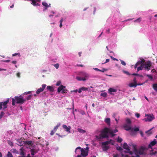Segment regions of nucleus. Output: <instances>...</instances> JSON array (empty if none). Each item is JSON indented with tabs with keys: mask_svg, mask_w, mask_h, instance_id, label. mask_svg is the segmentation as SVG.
Instances as JSON below:
<instances>
[{
	"mask_svg": "<svg viewBox=\"0 0 157 157\" xmlns=\"http://www.w3.org/2000/svg\"><path fill=\"white\" fill-rule=\"evenodd\" d=\"M109 129L107 128H105L101 131L99 136L96 135L95 137L98 139L108 138V133H109Z\"/></svg>",
	"mask_w": 157,
	"mask_h": 157,
	"instance_id": "nucleus-1",
	"label": "nucleus"
},
{
	"mask_svg": "<svg viewBox=\"0 0 157 157\" xmlns=\"http://www.w3.org/2000/svg\"><path fill=\"white\" fill-rule=\"evenodd\" d=\"M145 60L144 59H142L141 61L138 62L135 64L134 67L135 69H136V67L140 65L137 69V71H138L140 70H142L144 68L143 67V63H144Z\"/></svg>",
	"mask_w": 157,
	"mask_h": 157,
	"instance_id": "nucleus-2",
	"label": "nucleus"
},
{
	"mask_svg": "<svg viewBox=\"0 0 157 157\" xmlns=\"http://www.w3.org/2000/svg\"><path fill=\"white\" fill-rule=\"evenodd\" d=\"M15 99L17 104H23L25 101V100L24 99L23 97L21 95L19 96H16L15 97Z\"/></svg>",
	"mask_w": 157,
	"mask_h": 157,
	"instance_id": "nucleus-3",
	"label": "nucleus"
},
{
	"mask_svg": "<svg viewBox=\"0 0 157 157\" xmlns=\"http://www.w3.org/2000/svg\"><path fill=\"white\" fill-rule=\"evenodd\" d=\"M143 67L145 70L149 71L151 68L152 66V64L151 61H148L146 62L143 63Z\"/></svg>",
	"mask_w": 157,
	"mask_h": 157,
	"instance_id": "nucleus-4",
	"label": "nucleus"
},
{
	"mask_svg": "<svg viewBox=\"0 0 157 157\" xmlns=\"http://www.w3.org/2000/svg\"><path fill=\"white\" fill-rule=\"evenodd\" d=\"M67 90L65 89V86L62 85L59 87L57 89L58 93H59L62 91L61 93L63 94L67 93Z\"/></svg>",
	"mask_w": 157,
	"mask_h": 157,
	"instance_id": "nucleus-5",
	"label": "nucleus"
},
{
	"mask_svg": "<svg viewBox=\"0 0 157 157\" xmlns=\"http://www.w3.org/2000/svg\"><path fill=\"white\" fill-rule=\"evenodd\" d=\"M145 116L147 117L144 118V120L146 121H151L154 119V117L152 114L151 115V114H146Z\"/></svg>",
	"mask_w": 157,
	"mask_h": 157,
	"instance_id": "nucleus-6",
	"label": "nucleus"
},
{
	"mask_svg": "<svg viewBox=\"0 0 157 157\" xmlns=\"http://www.w3.org/2000/svg\"><path fill=\"white\" fill-rule=\"evenodd\" d=\"M123 147L124 148L128 150L127 153H129L130 154L132 155V152L130 151L129 147L128 145L126 143H124L123 144Z\"/></svg>",
	"mask_w": 157,
	"mask_h": 157,
	"instance_id": "nucleus-7",
	"label": "nucleus"
},
{
	"mask_svg": "<svg viewBox=\"0 0 157 157\" xmlns=\"http://www.w3.org/2000/svg\"><path fill=\"white\" fill-rule=\"evenodd\" d=\"M81 155L83 157H86L88 155V152L87 151L82 148L81 150Z\"/></svg>",
	"mask_w": 157,
	"mask_h": 157,
	"instance_id": "nucleus-8",
	"label": "nucleus"
},
{
	"mask_svg": "<svg viewBox=\"0 0 157 157\" xmlns=\"http://www.w3.org/2000/svg\"><path fill=\"white\" fill-rule=\"evenodd\" d=\"M144 148L143 147H141L139 149V150L137 149V154L139 155H142L144 154Z\"/></svg>",
	"mask_w": 157,
	"mask_h": 157,
	"instance_id": "nucleus-9",
	"label": "nucleus"
},
{
	"mask_svg": "<svg viewBox=\"0 0 157 157\" xmlns=\"http://www.w3.org/2000/svg\"><path fill=\"white\" fill-rule=\"evenodd\" d=\"M46 86V84H44L42 85V88L38 89L36 91V93L37 94H39L40 92L43 91L45 88Z\"/></svg>",
	"mask_w": 157,
	"mask_h": 157,
	"instance_id": "nucleus-10",
	"label": "nucleus"
},
{
	"mask_svg": "<svg viewBox=\"0 0 157 157\" xmlns=\"http://www.w3.org/2000/svg\"><path fill=\"white\" fill-rule=\"evenodd\" d=\"M133 152L134 153H135L136 156H132L131 157H140V156L138 154H137V148L136 147V146L133 145Z\"/></svg>",
	"mask_w": 157,
	"mask_h": 157,
	"instance_id": "nucleus-11",
	"label": "nucleus"
},
{
	"mask_svg": "<svg viewBox=\"0 0 157 157\" xmlns=\"http://www.w3.org/2000/svg\"><path fill=\"white\" fill-rule=\"evenodd\" d=\"M123 127L124 129L127 131H129L131 129L130 125L125 124L124 125Z\"/></svg>",
	"mask_w": 157,
	"mask_h": 157,
	"instance_id": "nucleus-12",
	"label": "nucleus"
},
{
	"mask_svg": "<svg viewBox=\"0 0 157 157\" xmlns=\"http://www.w3.org/2000/svg\"><path fill=\"white\" fill-rule=\"evenodd\" d=\"M17 144L19 146H23L25 144V142L22 141L21 139H19L17 140Z\"/></svg>",
	"mask_w": 157,
	"mask_h": 157,
	"instance_id": "nucleus-13",
	"label": "nucleus"
},
{
	"mask_svg": "<svg viewBox=\"0 0 157 157\" xmlns=\"http://www.w3.org/2000/svg\"><path fill=\"white\" fill-rule=\"evenodd\" d=\"M9 101V99L8 98L6 101H4L3 102V109H5L7 107V104L8 103Z\"/></svg>",
	"mask_w": 157,
	"mask_h": 157,
	"instance_id": "nucleus-14",
	"label": "nucleus"
},
{
	"mask_svg": "<svg viewBox=\"0 0 157 157\" xmlns=\"http://www.w3.org/2000/svg\"><path fill=\"white\" fill-rule=\"evenodd\" d=\"M62 126L64 129H66V131L67 132H70V128H71V127L70 126H69V127H67V126L65 125H63Z\"/></svg>",
	"mask_w": 157,
	"mask_h": 157,
	"instance_id": "nucleus-15",
	"label": "nucleus"
},
{
	"mask_svg": "<svg viewBox=\"0 0 157 157\" xmlns=\"http://www.w3.org/2000/svg\"><path fill=\"white\" fill-rule=\"evenodd\" d=\"M117 90L116 89H113V88H109V89H108V92H109V94H112L111 93L112 92H117Z\"/></svg>",
	"mask_w": 157,
	"mask_h": 157,
	"instance_id": "nucleus-16",
	"label": "nucleus"
},
{
	"mask_svg": "<svg viewBox=\"0 0 157 157\" xmlns=\"http://www.w3.org/2000/svg\"><path fill=\"white\" fill-rule=\"evenodd\" d=\"M157 143V141H156L155 139H154V140L151 141L150 144L149 145V147H151V146H153L155 145Z\"/></svg>",
	"mask_w": 157,
	"mask_h": 157,
	"instance_id": "nucleus-17",
	"label": "nucleus"
},
{
	"mask_svg": "<svg viewBox=\"0 0 157 157\" xmlns=\"http://www.w3.org/2000/svg\"><path fill=\"white\" fill-rule=\"evenodd\" d=\"M32 2L31 3L33 4L34 6H40V5L38 4V3H37V1H36L35 0H30Z\"/></svg>",
	"mask_w": 157,
	"mask_h": 157,
	"instance_id": "nucleus-18",
	"label": "nucleus"
},
{
	"mask_svg": "<svg viewBox=\"0 0 157 157\" xmlns=\"http://www.w3.org/2000/svg\"><path fill=\"white\" fill-rule=\"evenodd\" d=\"M42 5L45 7V9H47V8L48 7H49L50 6L51 4H49V5L48 4L45 2H42Z\"/></svg>",
	"mask_w": 157,
	"mask_h": 157,
	"instance_id": "nucleus-19",
	"label": "nucleus"
},
{
	"mask_svg": "<svg viewBox=\"0 0 157 157\" xmlns=\"http://www.w3.org/2000/svg\"><path fill=\"white\" fill-rule=\"evenodd\" d=\"M128 86L129 87H136L137 86V84H136V83H131L129 84Z\"/></svg>",
	"mask_w": 157,
	"mask_h": 157,
	"instance_id": "nucleus-20",
	"label": "nucleus"
},
{
	"mask_svg": "<svg viewBox=\"0 0 157 157\" xmlns=\"http://www.w3.org/2000/svg\"><path fill=\"white\" fill-rule=\"evenodd\" d=\"M76 78L77 80L78 81H85L86 80V79L84 77H76Z\"/></svg>",
	"mask_w": 157,
	"mask_h": 157,
	"instance_id": "nucleus-21",
	"label": "nucleus"
},
{
	"mask_svg": "<svg viewBox=\"0 0 157 157\" xmlns=\"http://www.w3.org/2000/svg\"><path fill=\"white\" fill-rule=\"evenodd\" d=\"M25 144H28V145H30L32 146L33 144L31 141H26L25 142Z\"/></svg>",
	"mask_w": 157,
	"mask_h": 157,
	"instance_id": "nucleus-22",
	"label": "nucleus"
},
{
	"mask_svg": "<svg viewBox=\"0 0 157 157\" xmlns=\"http://www.w3.org/2000/svg\"><path fill=\"white\" fill-rule=\"evenodd\" d=\"M105 121L108 125H110V120L109 118H107L105 119Z\"/></svg>",
	"mask_w": 157,
	"mask_h": 157,
	"instance_id": "nucleus-23",
	"label": "nucleus"
},
{
	"mask_svg": "<svg viewBox=\"0 0 157 157\" xmlns=\"http://www.w3.org/2000/svg\"><path fill=\"white\" fill-rule=\"evenodd\" d=\"M47 89L51 92L53 91L54 90L53 87L52 86H48L47 87Z\"/></svg>",
	"mask_w": 157,
	"mask_h": 157,
	"instance_id": "nucleus-24",
	"label": "nucleus"
},
{
	"mask_svg": "<svg viewBox=\"0 0 157 157\" xmlns=\"http://www.w3.org/2000/svg\"><path fill=\"white\" fill-rule=\"evenodd\" d=\"M102 148L103 151H106L109 149V147L108 146H103Z\"/></svg>",
	"mask_w": 157,
	"mask_h": 157,
	"instance_id": "nucleus-25",
	"label": "nucleus"
},
{
	"mask_svg": "<svg viewBox=\"0 0 157 157\" xmlns=\"http://www.w3.org/2000/svg\"><path fill=\"white\" fill-rule=\"evenodd\" d=\"M110 144L109 141H106L102 143V146H107L108 145Z\"/></svg>",
	"mask_w": 157,
	"mask_h": 157,
	"instance_id": "nucleus-26",
	"label": "nucleus"
},
{
	"mask_svg": "<svg viewBox=\"0 0 157 157\" xmlns=\"http://www.w3.org/2000/svg\"><path fill=\"white\" fill-rule=\"evenodd\" d=\"M30 152L32 155H34L36 153L34 149H32L30 150Z\"/></svg>",
	"mask_w": 157,
	"mask_h": 157,
	"instance_id": "nucleus-27",
	"label": "nucleus"
},
{
	"mask_svg": "<svg viewBox=\"0 0 157 157\" xmlns=\"http://www.w3.org/2000/svg\"><path fill=\"white\" fill-rule=\"evenodd\" d=\"M60 126V124L59 123L54 128V131L55 132H56L59 127Z\"/></svg>",
	"mask_w": 157,
	"mask_h": 157,
	"instance_id": "nucleus-28",
	"label": "nucleus"
},
{
	"mask_svg": "<svg viewBox=\"0 0 157 157\" xmlns=\"http://www.w3.org/2000/svg\"><path fill=\"white\" fill-rule=\"evenodd\" d=\"M100 95L104 97H106L107 96V94L106 92H104L101 93Z\"/></svg>",
	"mask_w": 157,
	"mask_h": 157,
	"instance_id": "nucleus-29",
	"label": "nucleus"
},
{
	"mask_svg": "<svg viewBox=\"0 0 157 157\" xmlns=\"http://www.w3.org/2000/svg\"><path fill=\"white\" fill-rule=\"evenodd\" d=\"M153 87L154 90L157 92V83L154 84L153 85Z\"/></svg>",
	"mask_w": 157,
	"mask_h": 157,
	"instance_id": "nucleus-30",
	"label": "nucleus"
},
{
	"mask_svg": "<svg viewBox=\"0 0 157 157\" xmlns=\"http://www.w3.org/2000/svg\"><path fill=\"white\" fill-rule=\"evenodd\" d=\"M78 132L81 133H84L86 132L85 131L81 128H78Z\"/></svg>",
	"mask_w": 157,
	"mask_h": 157,
	"instance_id": "nucleus-31",
	"label": "nucleus"
},
{
	"mask_svg": "<svg viewBox=\"0 0 157 157\" xmlns=\"http://www.w3.org/2000/svg\"><path fill=\"white\" fill-rule=\"evenodd\" d=\"M109 133L111 135L112 137H113L115 136L116 134H114L112 131V129H109Z\"/></svg>",
	"mask_w": 157,
	"mask_h": 157,
	"instance_id": "nucleus-32",
	"label": "nucleus"
},
{
	"mask_svg": "<svg viewBox=\"0 0 157 157\" xmlns=\"http://www.w3.org/2000/svg\"><path fill=\"white\" fill-rule=\"evenodd\" d=\"M7 157H13V156L12 154L10 151H8V152Z\"/></svg>",
	"mask_w": 157,
	"mask_h": 157,
	"instance_id": "nucleus-33",
	"label": "nucleus"
},
{
	"mask_svg": "<svg viewBox=\"0 0 157 157\" xmlns=\"http://www.w3.org/2000/svg\"><path fill=\"white\" fill-rule=\"evenodd\" d=\"M126 122L127 123V124L130 125L131 123V121L129 119H127L126 120Z\"/></svg>",
	"mask_w": 157,
	"mask_h": 157,
	"instance_id": "nucleus-34",
	"label": "nucleus"
},
{
	"mask_svg": "<svg viewBox=\"0 0 157 157\" xmlns=\"http://www.w3.org/2000/svg\"><path fill=\"white\" fill-rule=\"evenodd\" d=\"M141 21V17H139L138 19H136V20L134 21V22H140Z\"/></svg>",
	"mask_w": 157,
	"mask_h": 157,
	"instance_id": "nucleus-35",
	"label": "nucleus"
},
{
	"mask_svg": "<svg viewBox=\"0 0 157 157\" xmlns=\"http://www.w3.org/2000/svg\"><path fill=\"white\" fill-rule=\"evenodd\" d=\"M116 149L117 150L119 151H121L123 150V149L121 147L118 146L116 147Z\"/></svg>",
	"mask_w": 157,
	"mask_h": 157,
	"instance_id": "nucleus-36",
	"label": "nucleus"
},
{
	"mask_svg": "<svg viewBox=\"0 0 157 157\" xmlns=\"http://www.w3.org/2000/svg\"><path fill=\"white\" fill-rule=\"evenodd\" d=\"M63 18H62L60 21V24L59 25V27L60 28L62 27V23L63 21Z\"/></svg>",
	"mask_w": 157,
	"mask_h": 157,
	"instance_id": "nucleus-37",
	"label": "nucleus"
},
{
	"mask_svg": "<svg viewBox=\"0 0 157 157\" xmlns=\"http://www.w3.org/2000/svg\"><path fill=\"white\" fill-rule=\"evenodd\" d=\"M20 150H21V152L20 153V154L22 156H24L25 154L24 152L22 150V149H20Z\"/></svg>",
	"mask_w": 157,
	"mask_h": 157,
	"instance_id": "nucleus-38",
	"label": "nucleus"
},
{
	"mask_svg": "<svg viewBox=\"0 0 157 157\" xmlns=\"http://www.w3.org/2000/svg\"><path fill=\"white\" fill-rule=\"evenodd\" d=\"M122 141V138L118 137L117 140V142L119 143H121Z\"/></svg>",
	"mask_w": 157,
	"mask_h": 157,
	"instance_id": "nucleus-39",
	"label": "nucleus"
},
{
	"mask_svg": "<svg viewBox=\"0 0 157 157\" xmlns=\"http://www.w3.org/2000/svg\"><path fill=\"white\" fill-rule=\"evenodd\" d=\"M15 99H14V98H13L12 99V105H14L15 104Z\"/></svg>",
	"mask_w": 157,
	"mask_h": 157,
	"instance_id": "nucleus-40",
	"label": "nucleus"
},
{
	"mask_svg": "<svg viewBox=\"0 0 157 157\" xmlns=\"http://www.w3.org/2000/svg\"><path fill=\"white\" fill-rule=\"evenodd\" d=\"M4 113L3 112H1L0 114V120L2 118V117L4 114Z\"/></svg>",
	"mask_w": 157,
	"mask_h": 157,
	"instance_id": "nucleus-41",
	"label": "nucleus"
},
{
	"mask_svg": "<svg viewBox=\"0 0 157 157\" xmlns=\"http://www.w3.org/2000/svg\"><path fill=\"white\" fill-rule=\"evenodd\" d=\"M12 152L13 153H15L17 154H18V152L15 149H13Z\"/></svg>",
	"mask_w": 157,
	"mask_h": 157,
	"instance_id": "nucleus-42",
	"label": "nucleus"
},
{
	"mask_svg": "<svg viewBox=\"0 0 157 157\" xmlns=\"http://www.w3.org/2000/svg\"><path fill=\"white\" fill-rule=\"evenodd\" d=\"M81 90H82L83 91H85L86 90H87L88 89V88H86L84 87H83L81 88Z\"/></svg>",
	"mask_w": 157,
	"mask_h": 157,
	"instance_id": "nucleus-43",
	"label": "nucleus"
},
{
	"mask_svg": "<svg viewBox=\"0 0 157 157\" xmlns=\"http://www.w3.org/2000/svg\"><path fill=\"white\" fill-rule=\"evenodd\" d=\"M121 64L124 66H125L126 65V63L124 61L122 60H121Z\"/></svg>",
	"mask_w": 157,
	"mask_h": 157,
	"instance_id": "nucleus-44",
	"label": "nucleus"
},
{
	"mask_svg": "<svg viewBox=\"0 0 157 157\" xmlns=\"http://www.w3.org/2000/svg\"><path fill=\"white\" fill-rule=\"evenodd\" d=\"M31 97L32 95H28L27 98H26V100H30L31 99Z\"/></svg>",
	"mask_w": 157,
	"mask_h": 157,
	"instance_id": "nucleus-45",
	"label": "nucleus"
},
{
	"mask_svg": "<svg viewBox=\"0 0 157 157\" xmlns=\"http://www.w3.org/2000/svg\"><path fill=\"white\" fill-rule=\"evenodd\" d=\"M123 72L125 73V74H127V75H130V74L129 73V72H128V71H123Z\"/></svg>",
	"mask_w": 157,
	"mask_h": 157,
	"instance_id": "nucleus-46",
	"label": "nucleus"
},
{
	"mask_svg": "<svg viewBox=\"0 0 157 157\" xmlns=\"http://www.w3.org/2000/svg\"><path fill=\"white\" fill-rule=\"evenodd\" d=\"M107 70L106 69H105V68H103L102 69V70H101V71H100L102 72H104L105 71H107Z\"/></svg>",
	"mask_w": 157,
	"mask_h": 157,
	"instance_id": "nucleus-47",
	"label": "nucleus"
},
{
	"mask_svg": "<svg viewBox=\"0 0 157 157\" xmlns=\"http://www.w3.org/2000/svg\"><path fill=\"white\" fill-rule=\"evenodd\" d=\"M82 148H81V147H77L75 149V153H76V152H77V150L78 149H81Z\"/></svg>",
	"mask_w": 157,
	"mask_h": 157,
	"instance_id": "nucleus-48",
	"label": "nucleus"
},
{
	"mask_svg": "<svg viewBox=\"0 0 157 157\" xmlns=\"http://www.w3.org/2000/svg\"><path fill=\"white\" fill-rule=\"evenodd\" d=\"M54 66L56 69H58L59 67V64L58 63L55 64Z\"/></svg>",
	"mask_w": 157,
	"mask_h": 157,
	"instance_id": "nucleus-49",
	"label": "nucleus"
},
{
	"mask_svg": "<svg viewBox=\"0 0 157 157\" xmlns=\"http://www.w3.org/2000/svg\"><path fill=\"white\" fill-rule=\"evenodd\" d=\"M147 76L151 80H152L153 79L151 75H147Z\"/></svg>",
	"mask_w": 157,
	"mask_h": 157,
	"instance_id": "nucleus-50",
	"label": "nucleus"
},
{
	"mask_svg": "<svg viewBox=\"0 0 157 157\" xmlns=\"http://www.w3.org/2000/svg\"><path fill=\"white\" fill-rule=\"evenodd\" d=\"M112 131L113 133H115L118 132V130L117 129H115L113 130H112Z\"/></svg>",
	"mask_w": 157,
	"mask_h": 157,
	"instance_id": "nucleus-51",
	"label": "nucleus"
},
{
	"mask_svg": "<svg viewBox=\"0 0 157 157\" xmlns=\"http://www.w3.org/2000/svg\"><path fill=\"white\" fill-rule=\"evenodd\" d=\"M135 116L137 117V118H139L140 117V114L138 113H136L135 114Z\"/></svg>",
	"mask_w": 157,
	"mask_h": 157,
	"instance_id": "nucleus-52",
	"label": "nucleus"
},
{
	"mask_svg": "<svg viewBox=\"0 0 157 157\" xmlns=\"http://www.w3.org/2000/svg\"><path fill=\"white\" fill-rule=\"evenodd\" d=\"M3 105V102H0V110H1L2 108V106Z\"/></svg>",
	"mask_w": 157,
	"mask_h": 157,
	"instance_id": "nucleus-53",
	"label": "nucleus"
},
{
	"mask_svg": "<svg viewBox=\"0 0 157 157\" xmlns=\"http://www.w3.org/2000/svg\"><path fill=\"white\" fill-rule=\"evenodd\" d=\"M139 128H134V131L137 132L139 131Z\"/></svg>",
	"mask_w": 157,
	"mask_h": 157,
	"instance_id": "nucleus-54",
	"label": "nucleus"
},
{
	"mask_svg": "<svg viewBox=\"0 0 157 157\" xmlns=\"http://www.w3.org/2000/svg\"><path fill=\"white\" fill-rule=\"evenodd\" d=\"M55 132H55V131H54V130H52L50 133L51 135L52 136L53 135V134Z\"/></svg>",
	"mask_w": 157,
	"mask_h": 157,
	"instance_id": "nucleus-55",
	"label": "nucleus"
},
{
	"mask_svg": "<svg viewBox=\"0 0 157 157\" xmlns=\"http://www.w3.org/2000/svg\"><path fill=\"white\" fill-rule=\"evenodd\" d=\"M60 83H61V82L60 81L57 82L56 84V86H58L60 85Z\"/></svg>",
	"mask_w": 157,
	"mask_h": 157,
	"instance_id": "nucleus-56",
	"label": "nucleus"
},
{
	"mask_svg": "<svg viewBox=\"0 0 157 157\" xmlns=\"http://www.w3.org/2000/svg\"><path fill=\"white\" fill-rule=\"evenodd\" d=\"M31 93V91H29L28 92H25L24 93L25 94H28Z\"/></svg>",
	"mask_w": 157,
	"mask_h": 157,
	"instance_id": "nucleus-57",
	"label": "nucleus"
},
{
	"mask_svg": "<svg viewBox=\"0 0 157 157\" xmlns=\"http://www.w3.org/2000/svg\"><path fill=\"white\" fill-rule=\"evenodd\" d=\"M109 60H110L109 59H106L105 62V63H106L109 62ZM102 64H103V63Z\"/></svg>",
	"mask_w": 157,
	"mask_h": 157,
	"instance_id": "nucleus-58",
	"label": "nucleus"
},
{
	"mask_svg": "<svg viewBox=\"0 0 157 157\" xmlns=\"http://www.w3.org/2000/svg\"><path fill=\"white\" fill-rule=\"evenodd\" d=\"M111 58L112 59H113V60H116V61H118V59L115 58H113V56H111Z\"/></svg>",
	"mask_w": 157,
	"mask_h": 157,
	"instance_id": "nucleus-59",
	"label": "nucleus"
},
{
	"mask_svg": "<svg viewBox=\"0 0 157 157\" xmlns=\"http://www.w3.org/2000/svg\"><path fill=\"white\" fill-rule=\"evenodd\" d=\"M82 90H81V88H80L79 89H78V92L79 93H80L82 92Z\"/></svg>",
	"mask_w": 157,
	"mask_h": 157,
	"instance_id": "nucleus-60",
	"label": "nucleus"
},
{
	"mask_svg": "<svg viewBox=\"0 0 157 157\" xmlns=\"http://www.w3.org/2000/svg\"><path fill=\"white\" fill-rule=\"evenodd\" d=\"M140 133L141 135V136L143 137V136H144V134L143 133V132L142 131H140Z\"/></svg>",
	"mask_w": 157,
	"mask_h": 157,
	"instance_id": "nucleus-61",
	"label": "nucleus"
},
{
	"mask_svg": "<svg viewBox=\"0 0 157 157\" xmlns=\"http://www.w3.org/2000/svg\"><path fill=\"white\" fill-rule=\"evenodd\" d=\"M94 70H95L96 71H101V70H100L98 68H94Z\"/></svg>",
	"mask_w": 157,
	"mask_h": 157,
	"instance_id": "nucleus-62",
	"label": "nucleus"
},
{
	"mask_svg": "<svg viewBox=\"0 0 157 157\" xmlns=\"http://www.w3.org/2000/svg\"><path fill=\"white\" fill-rule=\"evenodd\" d=\"M121 155H122V157H129V156L128 155H125L124 156V155H123V154H121Z\"/></svg>",
	"mask_w": 157,
	"mask_h": 157,
	"instance_id": "nucleus-63",
	"label": "nucleus"
},
{
	"mask_svg": "<svg viewBox=\"0 0 157 157\" xmlns=\"http://www.w3.org/2000/svg\"><path fill=\"white\" fill-rule=\"evenodd\" d=\"M17 77L19 78L20 77V73L19 72L17 73Z\"/></svg>",
	"mask_w": 157,
	"mask_h": 157,
	"instance_id": "nucleus-64",
	"label": "nucleus"
}]
</instances>
